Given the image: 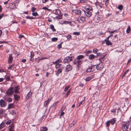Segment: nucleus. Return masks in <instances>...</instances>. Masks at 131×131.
<instances>
[{
  "mask_svg": "<svg viewBox=\"0 0 131 131\" xmlns=\"http://www.w3.org/2000/svg\"><path fill=\"white\" fill-rule=\"evenodd\" d=\"M82 63V61L76 59L73 61V64L75 65L77 67L81 65Z\"/></svg>",
  "mask_w": 131,
  "mask_h": 131,
  "instance_id": "obj_1",
  "label": "nucleus"
},
{
  "mask_svg": "<svg viewBox=\"0 0 131 131\" xmlns=\"http://www.w3.org/2000/svg\"><path fill=\"white\" fill-rule=\"evenodd\" d=\"M14 91V89L13 87H10L6 92V94L8 96L12 95Z\"/></svg>",
  "mask_w": 131,
  "mask_h": 131,
  "instance_id": "obj_2",
  "label": "nucleus"
},
{
  "mask_svg": "<svg viewBox=\"0 0 131 131\" xmlns=\"http://www.w3.org/2000/svg\"><path fill=\"white\" fill-rule=\"evenodd\" d=\"M104 63H100L97 65L96 67L97 70H101L104 67Z\"/></svg>",
  "mask_w": 131,
  "mask_h": 131,
  "instance_id": "obj_3",
  "label": "nucleus"
},
{
  "mask_svg": "<svg viewBox=\"0 0 131 131\" xmlns=\"http://www.w3.org/2000/svg\"><path fill=\"white\" fill-rule=\"evenodd\" d=\"M7 103L3 99L0 100V104L1 106L2 107H5L7 105Z\"/></svg>",
  "mask_w": 131,
  "mask_h": 131,
  "instance_id": "obj_4",
  "label": "nucleus"
},
{
  "mask_svg": "<svg viewBox=\"0 0 131 131\" xmlns=\"http://www.w3.org/2000/svg\"><path fill=\"white\" fill-rule=\"evenodd\" d=\"M95 65H93L91 67H89L86 70L88 72H92L94 71V68H95Z\"/></svg>",
  "mask_w": 131,
  "mask_h": 131,
  "instance_id": "obj_5",
  "label": "nucleus"
},
{
  "mask_svg": "<svg viewBox=\"0 0 131 131\" xmlns=\"http://www.w3.org/2000/svg\"><path fill=\"white\" fill-rule=\"evenodd\" d=\"M72 60V59L71 57H67L64 59L63 62L64 63H68V62Z\"/></svg>",
  "mask_w": 131,
  "mask_h": 131,
  "instance_id": "obj_6",
  "label": "nucleus"
},
{
  "mask_svg": "<svg viewBox=\"0 0 131 131\" xmlns=\"http://www.w3.org/2000/svg\"><path fill=\"white\" fill-rule=\"evenodd\" d=\"M129 126V124L128 123L125 124L123 125L122 126V129L123 131L124 130H127L128 129Z\"/></svg>",
  "mask_w": 131,
  "mask_h": 131,
  "instance_id": "obj_7",
  "label": "nucleus"
},
{
  "mask_svg": "<svg viewBox=\"0 0 131 131\" xmlns=\"http://www.w3.org/2000/svg\"><path fill=\"white\" fill-rule=\"evenodd\" d=\"M84 13L86 16L88 17H90L91 15V13L90 11L88 10L84 11Z\"/></svg>",
  "mask_w": 131,
  "mask_h": 131,
  "instance_id": "obj_8",
  "label": "nucleus"
},
{
  "mask_svg": "<svg viewBox=\"0 0 131 131\" xmlns=\"http://www.w3.org/2000/svg\"><path fill=\"white\" fill-rule=\"evenodd\" d=\"M9 57L8 59V63L9 64H10L12 62L13 58L11 54H9Z\"/></svg>",
  "mask_w": 131,
  "mask_h": 131,
  "instance_id": "obj_9",
  "label": "nucleus"
},
{
  "mask_svg": "<svg viewBox=\"0 0 131 131\" xmlns=\"http://www.w3.org/2000/svg\"><path fill=\"white\" fill-rule=\"evenodd\" d=\"M72 12L76 14L79 15L81 13V11L79 10L75 9L72 10Z\"/></svg>",
  "mask_w": 131,
  "mask_h": 131,
  "instance_id": "obj_10",
  "label": "nucleus"
},
{
  "mask_svg": "<svg viewBox=\"0 0 131 131\" xmlns=\"http://www.w3.org/2000/svg\"><path fill=\"white\" fill-rule=\"evenodd\" d=\"M14 124L12 123L9 126V131H14Z\"/></svg>",
  "mask_w": 131,
  "mask_h": 131,
  "instance_id": "obj_11",
  "label": "nucleus"
},
{
  "mask_svg": "<svg viewBox=\"0 0 131 131\" xmlns=\"http://www.w3.org/2000/svg\"><path fill=\"white\" fill-rule=\"evenodd\" d=\"M66 68V70L67 72H68L72 69V67L70 65H67Z\"/></svg>",
  "mask_w": 131,
  "mask_h": 131,
  "instance_id": "obj_12",
  "label": "nucleus"
},
{
  "mask_svg": "<svg viewBox=\"0 0 131 131\" xmlns=\"http://www.w3.org/2000/svg\"><path fill=\"white\" fill-rule=\"evenodd\" d=\"M5 122L4 121L2 122L0 124V130L4 127L5 126Z\"/></svg>",
  "mask_w": 131,
  "mask_h": 131,
  "instance_id": "obj_13",
  "label": "nucleus"
},
{
  "mask_svg": "<svg viewBox=\"0 0 131 131\" xmlns=\"http://www.w3.org/2000/svg\"><path fill=\"white\" fill-rule=\"evenodd\" d=\"M84 8L85 9L88 10H91L92 9V7L88 5H87L85 6Z\"/></svg>",
  "mask_w": 131,
  "mask_h": 131,
  "instance_id": "obj_14",
  "label": "nucleus"
},
{
  "mask_svg": "<svg viewBox=\"0 0 131 131\" xmlns=\"http://www.w3.org/2000/svg\"><path fill=\"white\" fill-rule=\"evenodd\" d=\"M56 71V74L57 76L58 75L59 73H61L62 72V71L60 68H59L58 69L57 71Z\"/></svg>",
  "mask_w": 131,
  "mask_h": 131,
  "instance_id": "obj_15",
  "label": "nucleus"
},
{
  "mask_svg": "<svg viewBox=\"0 0 131 131\" xmlns=\"http://www.w3.org/2000/svg\"><path fill=\"white\" fill-rule=\"evenodd\" d=\"M95 57V56L93 54H91L89 55V58L90 60H91L94 59Z\"/></svg>",
  "mask_w": 131,
  "mask_h": 131,
  "instance_id": "obj_16",
  "label": "nucleus"
},
{
  "mask_svg": "<svg viewBox=\"0 0 131 131\" xmlns=\"http://www.w3.org/2000/svg\"><path fill=\"white\" fill-rule=\"evenodd\" d=\"M61 12L60 10L58 9H56L55 10V13L56 15H59L60 14Z\"/></svg>",
  "mask_w": 131,
  "mask_h": 131,
  "instance_id": "obj_17",
  "label": "nucleus"
},
{
  "mask_svg": "<svg viewBox=\"0 0 131 131\" xmlns=\"http://www.w3.org/2000/svg\"><path fill=\"white\" fill-rule=\"evenodd\" d=\"M94 76L93 75L91 76V77H88V78L86 79V81H90L91 79H92L94 78Z\"/></svg>",
  "mask_w": 131,
  "mask_h": 131,
  "instance_id": "obj_18",
  "label": "nucleus"
},
{
  "mask_svg": "<svg viewBox=\"0 0 131 131\" xmlns=\"http://www.w3.org/2000/svg\"><path fill=\"white\" fill-rule=\"evenodd\" d=\"M14 96L15 99V100H18V99L20 97V96H18L17 94H14Z\"/></svg>",
  "mask_w": 131,
  "mask_h": 131,
  "instance_id": "obj_19",
  "label": "nucleus"
},
{
  "mask_svg": "<svg viewBox=\"0 0 131 131\" xmlns=\"http://www.w3.org/2000/svg\"><path fill=\"white\" fill-rule=\"evenodd\" d=\"M13 103H11L9 104L7 107V109H9L10 108H13L14 107Z\"/></svg>",
  "mask_w": 131,
  "mask_h": 131,
  "instance_id": "obj_20",
  "label": "nucleus"
},
{
  "mask_svg": "<svg viewBox=\"0 0 131 131\" xmlns=\"http://www.w3.org/2000/svg\"><path fill=\"white\" fill-rule=\"evenodd\" d=\"M52 97H50L48 99L47 101L45 102L46 103V105H47L48 104V103L50 101L51 99H52Z\"/></svg>",
  "mask_w": 131,
  "mask_h": 131,
  "instance_id": "obj_21",
  "label": "nucleus"
},
{
  "mask_svg": "<svg viewBox=\"0 0 131 131\" xmlns=\"http://www.w3.org/2000/svg\"><path fill=\"white\" fill-rule=\"evenodd\" d=\"M32 94V93L31 92H29L27 94L26 96V98H27L28 99H29L30 97Z\"/></svg>",
  "mask_w": 131,
  "mask_h": 131,
  "instance_id": "obj_22",
  "label": "nucleus"
},
{
  "mask_svg": "<svg viewBox=\"0 0 131 131\" xmlns=\"http://www.w3.org/2000/svg\"><path fill=\"white\" fill-rule=\"evenodd\" d=\"M84 56H83L82 55H80L78 56L77 57V58L76 59L78 60H80V59L83 58H84Z\"/></svg>",
  "mask_w": 131,
  "mask_h": 131,
  "instance_id": "obj_23",
  "label": "nucleus"
},
{
  "mask_svg": "<svg viewBox=\"0 0 131 131\" xmlns=\"http://www.w3.org/2000/svg\"><path fill=\"white\" fill-rule=\"evenodd\" d=\"M48 129L46 127H42L40 129V131H47Z\"/></svg>",
  "mask_w": 131,
  "mask_h": 131,
  "instance_id": "obj_24",
  "label": "nucleus"
},
{
  "mask_svg": "<svg viewBox=\"0 0 131 131\" xmlns=\"http://www.w3.org/2000/svg\"><path fill=\"white\" fill-rule=\"evenodd\" d=\"M50 28L53 31H56L55 29L54 28V26L52 25H50Z\"/></svg>",
  "mask_w": 131,
  "mask_h": 131,
  "instance_id": "obj_25",
  "label": "nucleus"
},
{
  "mask_svg": "<svg viewBox=\"0 0 131 131\" xmlns=\"http://www.w3.org/2000/svg\"><path fill=\"white\" fill-rule=\"evenodd\" d=\"M75 122H73L71 124H69V127H72L75 124Z\"/></svg>",
  "mask_w": 131,
  "mask_h": 131,
  "instance_id": "obj_26",
  "label": "nucleus"
},
{
  "mask_svg": "<svg viewBox=\"0 0 131 131\" xmlns=\"http://www.w3.org/2000/svg\"><path fill=\"white\" fill-rule=\"evenodd\" d=\"M110 122V123L112 124V125H113L115 123V121L114 120V119H112L111 121H109Z\"/></svg>",
  "mask_w": 131,
  "mask_h": 131,
  "instance_id": "obj_27",
  "label": "nucleus"
},
{
  "mask_svg": "<svg viewBox=\"0 0 131 131\" xmlns=\"http://www.w3.org/2000/svg\"><path fill=\"white\" fill-rule=\"evenodd\" d=\"M56 18L57 19H60L62 18V15H61L60 14L59 15H58L57 17H56Z\"/></svg>",
  "mask_w": 131,
  "mask_h": 131,
  "instance_id": "obj_28",
  "label": "nucleus"
},
{
  "mask_svg": "<svg viewBox=\"0 0 131 131\" xmlns=\"http://www.w3.org/2000/svg\"><path fill=\"white\" fill-rule=\"evenodd\" d=\"M18 86H17L14 89V91L16 93H18Z\"/></svg>",
  "mask_w": 131,
  "mask_h": 131,
  "instance_id": "obj_29",
  "label": "nucleus"
},
{
  "mask_svg": "<svg viewBox=\"0 0 131 131\" xmlns=\"http://www.w3.org/2000/svg\"><path fill=\"white\" fill-rule=\"evenodd\" d=\"M130 31V26H128L126 30V32L127 33H129Z\"/></svg>",
  "mask_w": 131,
  "mask_h": 131,
  "instance_id": "obj_30",
  "label": "nucleus"
},
{
  "mask_svg": "<svg viewBox=\"0 0 131 131\" xmlns=\"http://www.w3.org/2000/svg\"><path fill=\"white\" fill-rule=\"evenodd\" d=\"M32 15L34 16H39L37 12H33L32 13Z\"/></svg>",
  "mask_w": 131,
  "mask_h": 131,
  "instance_id": "obj_31",
  "label": "nucleus"
},
{
  "mask_svg": "<svg viewBox=\"0 0 131 131\" xmlns=\"http://www.w3.org/2000/svg\"><path fill=\"white\" fill-rule=\"evenodd\" d=\"M105 42L106 44L108 45H112V43L109 41H107Z\"/></svg>",
  "mask_w": 131,
  "mask_h": 131,
  "instance_id": "obj_32",
  "label": "nucleus"
},
{
  "mask_svg": "<svg viewBox=\"0 0 131 131\" xmlns=\"http://www.w3.org/2000/svg\"><path fill=\"white\" fill-rule=\"evenodd\" d=\"M66 68L64 67H62L61 68H60V69H61V70L62 72L63 71L64 72H67L66 70Z\"/></svg>",
  "mask_w": 131,
  "mask_h": 131,
  "instance_id": "obj_33",
  "label": "nucleus"
},
{
  "mask_svg": "<svg viewBox=\"0 0 131 131\" xmlns=\"http://www.w3.org/2000/svg\"><path fill=\"white\" fill-rule=\"evenodd\" d=\"M80 20L83 22H84L85 20V18L83 17H81L80 18Z\"/></svg>",
  "mask_w": 131,
  "mask_h": 131,
  "instance_id": "obj_34",
  "label": "nucleus"
},
{
  "mask_svg": "<svg viewBox=\"0 0 131 131\" xmlns=\"http://www.w3.org/2000/svg\"><path fill=\"white\" fill-rule=\"evenodd\" d=\"M26 18L27 19H33L35 18V17H29L28 16H27L26 17Z\"/></svg>",
  "mask_w": 131,
  "mask_h": 131,
  "instance_id": "obj_35",
  "label": "nucleus"
},
{
  "mask_svg": "<svg viewBox=\"0 0 131 131\" xmlns=\"http://www.w3.org/2000/svg\"><path fill=\"white\" fill-rule=\"evenodd\" d=\"M61 60L60 59H58L55 62H54V64H58V63H59V62H61Z\"/></svg>",
  "mask_w": 131,
  "mask_h": 131,
  "instance_id": "obj_36",
  "label": "nucleus"
},
{
  "mask_svg": "<svg viewBox=\"0 0 131 131\" xmlns=\"http://www.w3.org/2000/svg\"><path fill=\"white\" fill-rule=\"evenodd\" d=\"M7 102H12V99L11 98L9 97L7 99Z\"/></svg>",
  "mask_w": 131,
  "mask_h": 131,
  "instance_id": "obj_37",
  "label": "nucleus"
},
{
  "mask_svg": "<svg viewBox=\"0 0 131 131\" xmlns=\"http://www.w3.org/2000/svg\"><path fill=\"white\" fill-rule=\"evenodd\" d=\"M5 111V110L3 109H2L0 110V115H3V113Z\"/></svg>",
  "mask_w": 131,
  "mask_h": 131,
  "instance_id": "obj_38",
  "label": "nucleus"
},
{
  "mask_svg": "<svg viewBox=\"0 0 131 131\" xmlns=\"http://www.w3.org/2000/svg\"><path fill=\"white\" fill-rule=\"evenodd\" d=\"M73 34L78 36L80 35V33L79 32H73Z\"/></svg>",
  "mask_w": 131,
  "mask_h": 131,
  "instance_id": "obj_39",
  "label": "nucleus"
},
{
  "mask_svg": "<svg viewBox=\"0 0 131 131\" xmlns=\"http://www.w3.org/2000/svg\"><path fill=\"white\" fill-rule=\"evenodd\" d=\"M11 122V120H8L6 121L5 124L6 123L7 125H9L10 124Z\"/></svg>",
  "mask_w": 131,
  "mask_h": 131,
  "instance_id": "obj_40",
  "label": "nucleus"
},
{
  "mask_svg": "<svg viewBox=\"0 0 131 131\" xmlns=\"http://www.w3.org/2000/svg\"><path fill=\"white\" fill-rule=\"evenodd\" d=\"M58 39L57 38H53L52 39V41H57Z\"/></svg>",
  "mask_w": 131,
  "mask_h": 131,
  "instance_id": "obj_41",
  "label": "nucleus"
},
{
  "mask_svg": "<svg viewBox=\"0 0 131 131\" xmlns=\"http://www.w3.org/2000/svg\"><path fill=\"white\" fill-rule=\"evenodd\" d=\"M62 43V42L61 43L58 45V48H59V49H60L61 48V45Z\"/></svg>",
  "mask_w": 131,
  "mask_h": 131,
  "instance_id": "obj_42",
  "label": "nucleus"
},
{
  "mask_svg": "<svg viewBox=\"0 0 131 131\" xmlns=\"http://www.w3.org/2000/svg\"><path fill=\"white\" fill-rule=\"evenodd\" d=\"M123 8V6L122 5H119L118 7V8L120 10H121Z\"/></svg>",
  "mask_w": 131,
  "mask_h": 131,
  "instance_id": "obj_43",
  "label": "nucleus"
},
{
  "mask_svg": "<svg viewBox=\"0 0 131 131\" xmlns=\"http://www.w3.org/2000/svg\"><path fill=\"white\" fill-rule=\"evenodd\" d=\"M80 2L81 3H86L87 2L86 0H80Z\"/></svg>",
  "mask_w": 131,
  "mask_h": 131,
  "instance_id": "obj_44",
  "label": "nucleus"
},
{
  "mask_svg": "<svg viewBox=\"0 0 131 131\" xmlns=\"http://www.w3.org/2000/svg\"><path fill=\"white\" fill-rule=\"evenodd\" d=\"M98 50V49H93V52L94 53H97V51Z\"/></svg>",
  "mask_w": 131,
  "mask_h": 131,
  "instance_id": "obj_45",
  "label": "nucleus"
},
{
  "mask_svg": "<svg viewBox=\"0 0 131 131\" xmlns=\"http://www.w3.org/2000/svg\"><path fill=\"white\" fill-rule=\"evenodd\" d=\"M65 21L63 20H61L59 21V23L61 24H65Z\"/></svg>",
  "mask_w": 131,
  "mask_h": 131,
  "instance_id": "obj_46",
  "label": "nucleus"
},
{
  "mask_svg": "<svg viewBox=\"0 0 131 131\" xmlns=\"http://www.w3.org/2000/svg\"><path fill=\"white\" fill-rule=\"evenodd\" d=\"M70 87V85H69L67 86H66L65 88L64 91H66L68 88Z\"/></svg>",
  "mask_w": 131,
  "mask_h": 131,
  "instance_id": "obj_47",
  "label": "nucleus"
},
{
  "mask_svg": "<svg viewBox=\"0 0 131 131\" xmlns=\"http://www.w3.org/2000/svg\"><path fill=\"white\" fill-rule=\"evenodd\" d=\"M71 21H65L64 24H71Z\"/></svg>",
  "mask_w": 131,
  "mask_h": 131,
  "instance_id": "obj_48",
  "label": "nucleus"
},
{
  "mask_svg": "<svg viewBox=\"0 0 131 131\" xmlns=\"http://www.w3.org/2000/svg\"><path fill=\"white\" fill-rule=\"evenodd\" d=\"M36 10V9L34 7H32V9H31V11L33 12H34V11H35Z\"/></svg>",
  "mask_w": 131,
  "mask_h": 131,
  "instance_id": "obj_49",
  "label": "nucleus"
},
{
  "mask_svg": "<svg viewBox=\"0 0 131 131\" xmlns=\"http://www.w3.org/2000/svg\"><path fill=\"white\" fill-rule=\"evenodd\" d=\"M108 4V0H106L105 2V5L106 6H107Z\"/></svg>",
  "mask_w": 131,
  "mask_h": 131,
  "instance_id": "obj_50",
  "label": "nucleus"
},
{
  "mask_svg": "<svg viewBox=\"0 0 131 131\" xmlns=\"http://www.w3.org/2000/svg\"><path fill=\"white\" fill-rule=\"evenodd\" d=\"M34 56V53L32 51L31 52L30 57H33Z\"/></svg>",
  "mask_w": 131,
  "mask_h": 131,
  "instance_id": "obj_51",
  "label": "nucleus"
},
{
  "mask_svg": "<svg viewBox=\"0 0 131 131\" xmlns=\"http://www.w3.org/2000/svg\"><path fill=\"white\" fill-rule=\"evenodd\" d=\"M84 100H83L82 101H81L79 103V106H80V105L81 104H84Z\"/></svg>",
  "mask_w": 131,
  "mask_h": 131,
  "instance_id": "obj_52",
  "label": "nucleus"
},
{
  "mask_svg": "<svg viewBox=\"0 0 131 131\" xmlns=\"http://www.w3.org/2000/svg\"><path fill=\"white\" fill-rule=\"evenodd\" d=\"M104 56L103 57H101L99 59V60L101 61V62L102 61V60H104Z\"/></svg>",
  "mask_w": 131,
  "mask_h": 131,
  "instance_id": "obj_53",
  "label": "nucleus"
},
{
  "mask_svg": "<svg viewBox=\"0 0 131 131\" xmlns=\"http://www.w3.org/2000/svg\"><path fill=\"white\" fill-rule=\"evenodd\" d=\"M71 36L70 35H69L66 36L67 39H69L71 38Z\"/></svg>",
  "mask_w": 131,
  "mask_h": 131,
  "instance_id": "obj_54",
  "label": "nucleus"
},
{
  "mask_svg": "<svg viewBox=\"0 0 131 131\" xmlns=\"http://www.w3.org/2000/svg\"><path fill=\"white\" fill-rule=\"evenodd\" d=\"M129 71V69H127L126 71L123 74V75L122 76V77L123 78L125 75V74L127 72Z\"/></svg>",
  "mask_w": 131,
  "mask_h": 131,
  "instance_id": "obj_55",
  "label": "nucleus"
},
{
  "mask_svg": "<svg viewBox=\"0 0 131 131\" xmlns=\"http://www.w3.org/2000/svg\"><path fill=\"white\" fill-rule=\"evenodd\" d=\"M110 123V122H109V121H107L106 123V125H107V126H109V124Z\"/></svg>",
  "mask_w": 131,
  "mask_h": 131,
  "instance_id": "obj_56",
  "label": "nucleus"
},
{
  "mask_svg": "<svg viewBox=\"0 0 131 131\" xmlns=\"http://www.w3.org/2000/svg\"><path fill=\"white\" fill-rule=\"evenodd\" d=\"M61 65V64H58V63L56 65L55 67L56 68H58Z\"/></svg>",
  "mask_w": 131,
  "mask_h": 131,
  "instance_id": "obj_57",
  "label": "nucleus"
},
{
  "mask_svg": "<svg viewBox=\"0 0 131 131\" xmlns=\"http://www.w3.org/2000/svg\"><path fill=\"white\" fill-rule=\"evenodd\" d=\"M70 91H71V90H69V91H68V92H67V95H66V96H68V95L69 94V93H70Z\"/></svg>",
  "mask_w": 131,
  "mask_h": 131,
  "instance_id": "obj_58",
  "label": "nucleus"
},
{
  "mask_svg": "<svg viewBox=\"0 0 131 131\" xmlns=\"http://www.w3.org/2000/svg\"><path fill=\"white\" fill-rule=\"evenodd\" d=\"M24 36L23 35H19V36L18 38H21V37H24Z\"/></svg>",
  "mask_w": 131,
  "mask_h": 131,
  "instance_id": "obj_59",
  "label": "nucleus"
},
{
  "mask_svg": "<svg viewBox=\"0 0 131 131\" xmlns=\"http://www.w3.org/2000/svg\"><path fill=\"white\" fill-rule=\"evenodd\" d=\"M10 80V77H8L6 78V80L7 81H8Z\"/></svg>",
  "mask_w": 131,
  "mask_h": 131,
  "instance_id": "obj_60",
  "label": "nucleus"
},
{
  "mask_svg": "<svg viewBox=\"0 0 131 131\" xmlns=\"http://www.w3.org/2000/svg\"><path fill=\"white\" fill-rule=\"evenodd\" d=\"M42 9L45 10H48V9L46 7H43L42 8Z\"/></svg>",
  "mask_w": 131,
  "mask_h": 131,
  "instance_id": "obj_61",
  "label": "nucleus"
},
{
  "mask_svg": "<svg viewBox=\"0 0 131 131\" xmlns=\"http://www.w3.org/2000/svg\"><path fill=\"white\" fill-rule=\"evenodd\" d=\"M116 110V109H112V110L111 111V112L112 113H114V112H115Z\"/></svg>",
  "mask_w": 131,
  "mask_h": 131,
  "instance_id": "obj_62",
  "label": "nucleus"
},
{
  "mask_svg": "<svg viewBox=\"0 0 131 131\" xmlns=\"http://www.w3.org/2000/svg\"><path fill=\"white\" fill-rule=\"evenodd\" d=\"M42 2L43 3H45L47 1L48 2V0H42Z\"/></svg>",
  "mask_w": 131,
  "mask_h": 131,
  "instance_id": "obj_63",
  "label": "nucleus"
},
{
  "mask_svg": "<svg viewBox=\"0 0 131 131\" xmlns=\"http://www.w3.org/2000/svg\"><path fill=\"white\" fill-rule=\"evenodd\" d=\"M97 54V56H101V55H102V53H96Z\"/></svg>",
  "mask_w": 131,
  "mask_h": 131,
  "instance_id": "obj_64",
  "label": "nucleus"
}]
</instances>
